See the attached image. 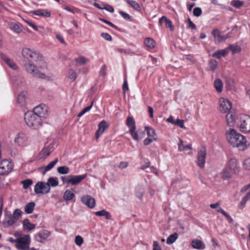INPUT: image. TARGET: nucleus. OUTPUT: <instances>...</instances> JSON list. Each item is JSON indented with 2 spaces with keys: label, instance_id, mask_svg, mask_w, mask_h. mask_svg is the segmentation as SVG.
I'll return each mask as SVG.
<instances>
[{
  "label": "nucleus",
  "instance_id": "f257e3e1",
  "mask_svg": "<svg viewBox=\"0 0 250 250\" xmlns=\"http://www.w3.org/2000/svg\"><path fill=\"white\" fill-rule=\"evenodd\" d=\"M22 55L24 58L27 61L24 65L26 71L35 77L45 79V75L41 73L37 67L38 63L43 62L42 57L40 53L26 48L23 49Z\"/></svg>",
  "mask_w": 250,
  "mask_h": 250
},
{
  "label": "nucleus",
  "instance_id": "f03ea898",
  "mask_svg": "<svg viewBox=\"0 0 250 250\" xmlns=\"http://www.w3.org/2000/svg\"><path fill=\"white\" fill-rule=\"evenodd\" d=\"M226 135L229 143L233 146L238 147L240 150H244L247 148L246 138L237 133L235 129L230 128L226 131Z\"/></svg>",
  "mask_w": 250,
  "mask_h": 250
},
{
  "label": "nucleus",
  "instance_id": "7ed1b4c3",
  "mask_svg": "<svg viewBox=\"0 0 250 250\" xmlns=\"http://www.w3.org/2000/svg\"><path fill=\"white\" fill-rule=\"evenodd\" d=\"M24 120L27 125L33 129H38L42 125V119L32 111L25 113Z\"/></svg>",
  "mask_w": 250,
  "mask_h": 250
},
{
  "label": "nucleus",
  "instance_id": "20e7f679",
  "mask_svg": "<svg viewBox=\"0 0 250 250\" xmlns=\"http://www.w3.org/2000/svg\"><path fill=\"white\" fill-rule=\"evenodd\" d=\"M235 124L239 130L244 133L250 132V116L240 115L235 120Z\"/></svg>",
  "mask_w": 250,
  "mask_h": 250
},
{
  "label": "nucleus",
  "instance_id": "39448f33",
  "mask_svg": "<svg viewBox=\"0 0 250 250\" xmlns=\"http://www.w3.org/2000/svg\"><path fill=\"white\" fill-rule=\"evenodd\" d=\"M30 242V236L29 234L24 235L23 236L17 239L16 247L19 250H28L29 248Z\"/></svg>",
  "mask_w": 250,
  "mask_h": 250
},
{
  "label": "nucleus",
  "instance_id": "423d86ee",
  "mask_svg": "<svg viewBox=\"0 0 250 250\" xmlns=\"http://www.w3.org/2000/svg\"><path fill=\"white\" fill-rule=\"evenodd\" d=\"M13 167V163L8 160H3L0 163V176L9 174Z\"/></svg>",
  "mask_w": 250,
  "mask_h": 250
},
{
  "label": "nucleus",
  "instance_id": "0eeeda50",
  "mask_svg": "<svg viewBox=\"0 0 250 250\" xmlns=\"http://www.w3.org/2000/svg\"><path fill=\"white\" fill-rule=\"evenodd\" d=\"M206 156V148L205 146H202L198 150L197 162V166L201 168L205 167Z\"/></svg>",
  "mask_w": 250,
  "mask_h": 250
},
{
  "label": "nucleus",
  "instance_id": "6e6552de",
  "mask_svg": "<svg viewBox=\"0 0 250 250\" xmlns=\"http://www.w3.org/2000/svg\"><path fill=\"white\" fill-rule=\"evenodd\" d=\"M86 177V173L79 175H68L66 179V182L67 184H70L72 186H75L80 183Z\"/></svg>",
  "mask_w": 250,
  "mask_h": 250
},
{
  "label": "nucleus",
  "instance_id": "1a4fd4ad",
  "mask_svg": "<svg viewBox=\"0 0 250 250\" xmlns=\"http://www.w3.org/2000/svg\"><path fill=\"white\" fill-rule=\"evenodd\" d=\"M50 188L43 182H39L35 186L34 191L36 194H46L50 192Z\"/></svg>",
  "mask_w": 250,
  "mask_h": 250
},
{
  "label": "nucleus",
  "instance_id": "9d476101",
  "mask_svg": "<svg viewBox=\"0 0 250 250\" xmlns=\"http://www.w3.org/2000/svg\"><path fill=\"white\" fill-rule=\"evenodd\" d=\"M219 110L222 113H227L231 108V102L227 99L221 98L219 100Z\"/></svg>",
  "mask_w": 250,
  "mask_h": 250
},
{
  "label": "nucleus",
  "instance_id": "9b49d317",
  "mask_svg": "<svg viewBox=\"0 0 250 250\" xmlns=\"http://www.w3.org/2000/svg\"><path fill=\"white\" fill-rule=\"evenodd\" d=\"M33 113L37 115L42 119L48 115L47 108L44 105H39L33 109Z\"/></svg>",
  "mask_w": 250,
  "mask_h": 250
},
{
  "label": "nucleus",
  "instance_id": "f8f14e48",
  "mask_svg": "<svg viewBox=\"0 0 250 250\" xmlns=\"http://www.w3.org/2000/svg\"><path fill=\"white\" fill-rule=\"evenodd\" d=\"M108 125L105 121L103 120L99 123L98 125V129L95 133V137L98 139L103 133L108 128Z\"/></svg>",
  "mask_w": 250,
  "mask_h": 250
},
{
  "label": "nucleus",
  "instance_id": "ddd939ff",
  "mask_svg": "<svg viewBox=\"0 0 250 250\" xmlns=\"http://www.w3.org/2000/svg\"><path fill=\"white\" fill-rule=\"evenodd\" d=\"M212 35L215 39V41L220 42L223 41H225L230 38V36L228 34L221 35L220 31L218 29H214L211 32Z\"/></svg>",
  "mask_w": 250,
  "mask_h": 250
},
{
  "label": "nucleus",
  "instance_id": "4468645a",
  "mask_svg": "<svg viewBox=\"0 0 250 250\" xmlns=\"http://www.w3.org/2000/svg\"><path fill=\"white\" fill-rule=\"evenodd\" d=\"M27 138L26 134L23 132H20L15 139V142L19 146H22L26 145Z\"/></svg>",
  "mask_w": 250,
  "mask_h": 250
},
{
  "label": "nucleus",
  "instance_id": "2eb2a0df",
  "mask_svg": "<svg viewBox=\"0 0 250 250\" xmlns=\"http://www.w3.org/2000/svg\"><path fill=\"white\" fill-rule=\"evenodd\" d=\"M82 203L90 208H93L95 206V199L90 195H84L81 198Z\"/></svg>",
  "mask_w": 250,
  "mask_h": 250
},
{
  "label": "nucleus",
  "instance_id": "dca6fc26",
  "mask_svg": "<svg viewBox=\"0 0 250 250\" xmlns=\"http://www.w3.org/2000/svg\"><path fill=\"white\" fill-rule=\"evenodd\" d=\"M17 221L15 217H13L12 214H6L3 221V224L4 227L8 228L14 225Z\"/></svg>",
  "mask_w": 250,
  "mask_h": 250
},
{
  "label": "nucleus",
  "instance_id": "f3484780",
  "mask_svg": "<svg viewBox=\"0 0 250 250\" xmlns=\"http://www.w3.org/2000/svg\"><path fill=\"white\" fill-rule=\"evenodd\" d=\"M49 232L46 229H42L36 235L35 240L39 242L42 243L43 240L46 239L49 236Z\"/></svg>",
  "mask_w": 250,
  "mask_h": 250
},
{
  "label": "nucleus",
  "instance_id": "a211bd4d",
  "mask_svg": "<svg viewBox=\"0 0 250 250\" xmlns=\"http://www.w3.org/2000/svg\"><path fill=\"white\" fill-rule=\"evenodd\" d=\"M54 149V148L52 145H45L40 153V155L41 156V158H45L46 157L49 155L53 151Z\"/></svg>",
  "mask_w": 250,
  "mask_h": 250
},
{
  "label": "nucleus",
  "instance_id": "6ab92c4d",
  "mask_svg": "<svg viewBox=\"0 0 250 250\" xmlns=\"http://www.w3.org/2000/svg\"><path fill=\"white\" fill-rule=\"evenodd\" d=\"M1 58L2 60L12 69L17 70L18 66L17 64L11 59L8 58L7 56L3 53L0 54Z\"/></svg>",
  "mask_w": 250,
  "mask_h": 250
},
{
  "label": "nucleus",
  "instance_id": "aec40b11",
  "mask_svg": "<svg viewBox=\"0 0 250 250\" xmlns=\"http://www.w3.org/2000/svg\"><path fill=\"white\" fill-rule=\"evenodd\" d=\"M164 23H165V25L167 28H170L171 31L173 30L174 27L172 21L166 16H162L159 20V24L160 25Z\"/></svg>",
  "mask_w": 250,
  "mask_h": 250
},
{
  "label": "nucleus",
  "instance_id": "412c9836",
  "mask_svg": "<svg viewBox=\"0 0 250 250\" xmlns=\"http://www.w3.org/2000/svg\"><path fill=\"white\" fill-rule=\"evenodd\" d=\"M23 230L28 232L36 228V225L31 224L28 219L26 218L23 220Z\"/></svg>",
  "mask_w": 250,
  "mask_h": 250
},
{
  "label": "nucleus",
  "instance_id": "4be33fe9",
  "mask_svg": "<svg viewBox=\"0 0 250 250\" xmlns=\"http://www.w3.org/2000/svg\"><path fill=\"white\" fill-rule=\"evenodd\" d=\"M31 13L35 15L45 18L50 17L51 16V12L46 9H38L37 10L32 11Z\"/></svg>",
  "mask_w": 250,
  "mask_h": 250
},
{
  "label": "nucleus",
  "instance_id": "5701e85b",
  "mask_svg": "<svg viewBox=\"0 0 250 250\" xmlns=\"http://www.w3.org/2000/svg\"><path fill=\"white\" fill-rule=\"evenodd\" d=\"M228 53L229 51L228 48H226L224 49L217 50L212 54V56L218 59H220L222 57L226 56Z\"/></svg>",
  "mask_w": 250,
  "mask_h": 250
},
{
  "label": "nucleus",
  "instance_id": "b1692460",
  "mask_svg": "<svg viewBox=\"0 0 250 250\" xmlns=\"http://www.w3.org/2000/svg\"><path fill=\"white\" fill-rule=\"evenodd\" d=\"M191 246L195 249L203 250L205 248V245L200 240L194 239L191 242Z\"/></svg>",
  "mask_w": 250,
  "mask_h": 250
},
{
  "label": "nucleus",
  "instance_id": "393cba45",
  "mask_svg": "<svg viewBox=\"0 0 250 250\" xmlns=\"http://www.w3.org/2000/svg\"><path fill=\"white\" fill-rule=\"evenodd\" d=\"M46 184L50 188L51 187H55L59 184L58 178L56 177H51L48 179Z\"/></svg>",
  "mask_w": 250,
  "mask_h": 250
},
{
  "label": "nucleus",
  "instance_id": "a878e982",
  "mask_svg": "<svg viewBox=\"0 0 250 250\" xmlns=\"http://www.w3.org/2000/svg\"><path fill=\"white\" fill-rule=\"evenodd\" d=\"M74 196V190L71 188V189H67L64 192L63 198L65 201H70L72 200Z\"/></svg>",
  "mask_w": 250,
  "mask_h": 250
},
{
  "label": "nucleus",
  "instance_id": "bb28decb",
  "mask_svg": "<svg viewBox=\"0 0 250 250\" xmlns=\"http://www.w3.org/2000/svg\"><path fill=\"white\" fill-rule=\"evenodd\" d=\"M227 48L230 50L232 54L238 53L241 52V47L237 44H230Z\"/></svg>",
  "mask_w": 250,
  "mask_h": 250
},
{
  "label": "nucleus",
  "instance_id": "cd10ccee",
  "mask_svg": "<svg viewBox=\"0 0 250 250\" xmlns=\"http://www.w3.org/2000/svg\"><path fill=\"white\" fill-rule=\"evenodd\" d=\"M58 162V158H56L54 161L49 163L46 166L42 167V168L43 169V170L42 172V174L44 175L47 171L51 170L57 163Z\"/></svg>",
  "mask_w": 250,
  "mask_h": 250
},
{
  "label": "nucleus",
  "instance_id": "c85d7f7f",
  "mask_svg": "<svg viewBox=\"0 0 250 250\" xmlns=\"http://www.w3.org/2000/svg\"><path fill=\"white\" fill-rule=\"evenodd\" d=\"M227 123L229 126H232L234 125L235 116L230 112H229L226 116Z\"/></svg>",
  "mask_w": 250,
  "mask_h": 250
},
{
  "label": "nucleus",
  "instance_id": "c756f323",
  "mask_svg": "<svg viewBox=\"0 0 250 250\" xmlns=\"http://www.w3.org/2000/svg\"><path fill=\"white\" fill-rule=\"evenodd\" d=\"M26 97V92L24 91L21 92L20 94H19L18 97V103L20 104L21 106H23L25 103Z\"/></svg>",
  "mask_w": 250,
  "mask_h": 250
},
{
  "label": "nucleus",
  "instance_id": "7c9ffc66",
  "mask_svg": "<svg viewBox=\"0 0 250 250\" xmlns=\"http://www.w3.org/2000/svg\"><path fill=\"white\" fill-rule=\"evenodd\" d=\"M145 130L146 131L148 137L153 138L154 140H157V135L154 129L150 127L146 126Z\"/></svg>",
  "mask_w": 250,
  "mask_h": 250
},
{
  "label": "nucleus",
  "instance_id": "2f4dec72",
  "mask_svg": "<svg viewBox=\"0 0 250 250\" xmlns=\"http://www.w3.org/2000/svg\"><path fill=\"white\" fill-rule=\"evenodd\" d=\"M126 124L129 129H136L135 122L132 117L128 116L127 118Z\"/></svg>",
  "mask_w": 250,
  "mask_h": 250
},
{
  "label": "nucleus",
  "instance_id": "473e14b6",
  "mask_svg": "<svg viewBox=\"0 0 250 250\" xmlns=\"http://www.w3.org/2000/svg\"><path fill=\"white\" fill-rule=\"evenodd\" d=\"M223 83L220 79H217L215 80L214 82V86L216 90L220 93L223 90Z\"/></svg>",
  "mask_w": 250,
  "mask_h": 250
},
{
  "label": "nucleus",
  "instance_id": "72a5a7b5",
  "mask_svg": "<svg viewBox=\"0 0 250 250\" xmlns=\"http://www.w3.org/2000/svg\"><path fill=\"white\" fill-rule=\"evenodd\" d=\"M35 206L34 202H30L26 204L24 207V211L27 214H31L33 212Z\"/></svg>",
  "mask_w": 250,
  "mask_h": 250
},
{
  "label": "nucleus",
  "instance_id": "f704fd0d",
  "mask_svg": "<svg viewBox=\"0 0 250 250\" xmlns=\"http://www.w3.org/2000/svg\"><path fill=\"white\" fill-rule=\"evenodd\" d=\"M144 43L149 48H153L155 47V42L152 38H146L144 41Z\"/></svg>",
  "mask_w": 250,
  "mask_h": 250
},
{
  "label": "nucleus",
  "instance_id": "c9c22d12",
  "mask_svg": "<svg viewBox=\"0 0 250 250\" xmlns=\"http://www.w3.org/2000/svg\"><path fill=\"white\" fill-rule=\"evenodd\" d=\"M127 3L130 5L135 10L140 11L141 10L139 4L133 0H125Z\"/></svg>",
  "mask_w": 250,
  "mask_h": 250
},
{
  "label": "nucleus",
  "instance_id": "e433bc0d",
  "mask_svg": "<svg viewBox=\"0 0 250 250\" xmlns=\"http://www.w3.org/2000/svg\"><path fill=\"white\" fill-rule=\"evenodd\" d=\"M77 77V75L75 70L72 69H69L68 70L67 78L71 82H74L76 79Z\"/></svg>",
  "mask_w": 250,
  "mask_h": 250
},
{
  "label": "nucleus",
  "instance_id": "4c0bfd02",
  "mask_svg": "<svg viewBox=\"0 0 250 250\" xmlns=\"http://www.w3.org/2000/svg\"><path fill=\"white\" fill-rule=\"evenodd\" d=\"M229 166L230 170L235 172L237 167V163L236 159H231L229 161Z\"/></svg>",
  "mask_w": 250,
  "mask_h": 250
},
{
  "label": "nucleus",
  "instance_id": "58836bf2",
  "mask_svg": "<svg viewBox=\"0 0 250 250\" xmlns=\"http://www.w3.org/2000/svg\"><path fill=\"white\" fill-rule=\"evenodd\" d=\"M178 235L176 232L170 235L167 238V243L169 245L172 244L178 238Z\"/></svg>",
  "mask_w": 250,
  "mask_h": 250
},
{
  "label": "nucleus",
  "instance_id": "ea45409f",
  "mask_svg": "<svg viewBox=\"0 0 250 250\" xmlns=\"http://www.w3.org/2000/svg\"><path fill=\"white\" fill-rule=\"evenodd\" d=\"M9 25L10 28L17 33H19L22 31L21 27L15 22H12Z\"/></svg>",
  "mask_w": 250,
  "mask_h": 250
},
{
  "label": "nucleus",
  "instance_id": "a19ab883",
  "mask_svg": "<svg viewBox=\"0 0 250 250\" xmlns=\"http://www.w3.org/2000/svg\"><path fill=\"white\" fill-rule=\"evenodd\" d=\"M75 62L77 63V65H81L85 64L87 62V60L83 56H80L77 58L75 59Z\"/></svg>",
  "mask_w": 250,
  "mask_h": 250
},
{
  "label": "nucleus",
  "instance_id": "79ce46f5",
  "mask_svg": "<svg viewBox=\"0 0 250 250\" xmlns=\"http://www.w3.org/2000/svg\"><path fill=\"white\" fill-rule=\"evenodd\" d=\"M222 177L224 180H227L230 178L231 174L228 167L225 168L222 172Z\"/></svg>",
  "mask_w": 250,
  "mask_h": 250
},
{
  "label": "nucleus",
  "instance_id": "37998d69",
  "mask_svg": "<svg viewBox=\"0 0 250 250\" xmlns=\"http://www.w3.org/2000/svg\"><path fill=\"white\" fill-rule=\"evenodd\" d=\"M57 171L61 174H66L69 173V169L66 166H61L58 167Z\"/></svg>",
  "mask_w": 250,
  "mask_h": 250
},
{
  "label": "nucleus",
  "instance_id": "c03bdc74",
  "mask_svg": "<svg viewBox=\"0 0 250 250\" xmlns=\"http://www.w3.org/2000/svg\"><path fill=\"white\" fill-rule=\"evenodd\" d=\"M209 68L210 70H214L217 68L218 62L215 60H210L208 62Z\"/></svg>",
  "mask_w": 250,
  "mask_h": 250
},
{
  "label": "nucleus",
  "instance_id": "a18cd8bd",
  "mask_svg": "<svg viewBox=\"0 0 250 250\" xmlns=\"http://www.w3.org/2000/svg\"><path fill=\"white\" fill-rule=\"evenodd\" d=\"M93 105V102L85 108H83L77 115V117L79 118L81 117L83 115H84L86 112L89 111L92 108Z\"/></svg>",
  "mask_w": 250,
  "mask_h": 250
},
{
  "label": "nucleus",
  "instance_id": "49530a36",
  "mask_svg": "<svg viewBox=\"0 0 250 250\" xmlns=\"http://www.w3.org/2000/svg\"><path fill=\"white\" fill-rule=\"evenodd\" d=\"M22 213V211L20 209L17 208L14 210L13 215L12 216L13 217H15V218L18 221L19 219L21 217Z\"/></svg>",
  "mask_w": 250,
  "mask_h": 250
},
{
  "label": "nucleus",
  "instance_id": "de8ad7c7",
  "mask_svg": "<svg viewBox=\"0 0 250 250\" xmlns=\"http://www.w3.org/2000/svg\"><path fill=\"white\" fill-rule=\"evenodd\" d=\"M119 13L125 20L127 21H132V17H131L128 14L122 11H119Z\"/></svg>",
  "mask_w": 250,
  "mask_h": 250
},
{
  "label": "nucleus",
  "instance_id": "09e8293b",
  "mask_svg": "<svg viewBox=\"0 0 250 250\" xmlns=\"http://www.w3.org/2000/svg\"><path fill=\"white\" fill-rule=\"evenodd\" d=\"M21 183L24 189H27L33 184L32 181L29 179L23 180L21 181Z\"/></svg>",
  "mask_w": 250,
  "mask_h": 250
},
{
  "label": "nucleus",
  "instance_id": "8fccbe9b",
  "mask_svg": "<svg viewBox=\"0 0 250 250\" xmlns=\"http://www.w3.org/2000/svg\"><path fill=\"white\" fill-rule=\"evenodd\" d=\"M243 4V2L239 0H233L231 1V5L237 8H240Z\"/></svg>",
  "mask_w": 250,
  "mask_h": 250
},
{
  "label": "nucleus",
  "instance_id": "3c124183",
  "mask_svg": "<svg viewBox=\"0 0 250 250\" xmlns=\"http://www.w3.org/2000/svg\"><path fill=\"white\" fill-rule=\"evenodd\" d=\"M136 129H129V131L131 134L132 137L136 141H139V139L138 137V133L135 130Z\"/></svg>",
  "mask_w": 250,
  "mask_h": 250
},
{
  "label": "nucleus",
  "instance_id": "603ef678",
  "mask_svg": "<svg viewBox=\"0 0 250 250\" xmlns=\"http://www.w3.org/2000/svg\"><path fill=\"white\" fill-rule=\"evenodd\" d=\"M202 10L200 7H195L193 11V14L195 17H199L201 15Z\"/></svg>",
  "mask_w": 250,
  "mask_h": 250
},
{
  "label": "nucleus",
  "instance_id": "864d4df0",
  "mask_svg": "<svg viewBox=\"0 0 250 250\" xmlns=\"http://www.w3.org/2000/svg\"><path fill=\"white\" fill-rule=\"evenodd\" d=\"M75 242L77 246H80L83 242V238L80 235H77L75 238Z\"/></svg>",
  "mask_w": 250,
  "mask_h": 250
},
{
  "label": "nucleus",
  "instance_id": "5fc2aeb1",
  "mask_svg": "<svg viewBox=\"0 0 250 250\" xmlns=\"http://www.w3.org/2000/svg\"><path fill=\"white\" fill-rule=\"evenodd\" d=\"M102 5L104 6V7H103V9H104L110 13H113L114 12V10L112 6L108 4L104 3H103Z\"/></svg>",
  "mask_w": 250,
  "mask_h": 250
},
{
  "label": "nucleus",
  "instance_id": "6e6d98bb",
  "mask_svg": "<svg viewBox=\"0 0 250 250\" xmlns=\"http://www.w3.org/2000/svg\"><path fill=\"white\" fill-rule=\"evenodd\" d=\"M100 20L106 23L107 24L109 25V26H111L112 27L114 28V29L116 30H119V28L115 25H114L113 23H112L111 22L104 19H100Z\"/></svg>",
  "mask_w": 250,
  "mask_h": 250
},
{
  "label": "nucleus",
  "instance_id": "4d7b16f0",
  "mask_svg": "<svg viewBox=\"0 0 250 250\" xmlns=\"http://www.w3.org/2000/svg\"><path fill=\"white\" fill-rule=\"evenodd\" d=\"M101 35L106 41H111L112 40V37L107 33H102Z\"/></svg>",
  "mask_w": 250,
  "mask_h": 250
},
{
  "label": "nucleus",
  "instance_id": "13d9d810",
  "mask_svg": "<svg viewBox=\"0 0 250 250\" xmlns=\"http://www.w3.org/2000/svg\"><path fill=\"white\" fill-rule=\"evenodd\" d=\"M64 9H65L66 11H69V12H70L71 13H74V14L75 13H78L79 11V9L76 8H70L69 6H65V7H64Z\"/></svg>",
  "mask_w": 250,
  "mask_h": 250
},
{
  "label": "nucleus",
  "instance_id": "bf43d9fd",
  "mask_svg": "<svg viewBox=\"0 0 250 250\" xmlns=\"http://www.w3.org/2000/svg\"><path fill=\"white\" fill-rule=\"evenodd\" d=\"M174 125L179 126L181 128H183L184 127V121L179 119H176L175 122L174 123Z\"/></svg>",
  "mask_w": 250,
  "mask_h": 250
},
{
  "label": "nucleus",
  "instance_id": "052dcab7",
  "mask_svg": "<svg viewBox=\"0 0 250 250\" xmlns=\"http://www.w3.org/2000/svg\"><path fill=\"white\" fill-rule=\"evenodd\" d=\"M144 190L143 189L140 188L139 191H136V196L140 199H141L144 195Z\"/></svg>",
  "mask_w": 250,
  "mask_h": 250
},
{
  "label": "nucleus",
  "instance_id": "680f3d73",
  "mask_svg": "<svg viewBox=\"0 0 250 250\" xmlns=\"http://www.w3.org/2000/svg\"><path fill=\"white\" fill-rule=\"evenodd\" d=\"M123 91L124 93L128 90V86L126 79H124V83L123 84Z\"/></svg>",
  "mask_w": 250,
  "mask_h": 250
},
{
  "label": "nucleus",
  "instance_id": "e2e57ef3",
  "mask_svg": "<svg viewBox=\"0 0 250 250\" xmlns=\"http://www.w3.org/2000/svg\"><path fill=\"white\" fill-rule=\"evenodd\" d=\"M244 167L248 170H250V158L246 159L243 164Z\"/></svg>",
  "mask_w": 250,
  "mask_h": 250
},
{
  "label": "nucleus",
  "instance_id": "0e129e2a",
  "mask_svg": "<svg viewBox=\"0 0 250 250\" xmlns=\"http://www.w3.org/2000/svg\"><path fill=\"white\" fill-rule=\"evenodd\" d=\"M153 250H162L160 244L158 241H154L153 244Z\"/></svg>",
  "mask_w": 250,
  "mask_h": 250
},
{
  "label": "nucleus",
  "instance_id": "69168bd1",
  "mask_svg": "<svg viewBox=\"0 0 250 250\" xmlns=\"http://www.w3.org/2000/svg\"><path fill=\"white\" fill-rule=\"evenodd\" d=\"M188 27L189 28H191L192 29H196V25L191 21L190 18H188Z\"/></svg>",
  "mask_w": 250,
  "mask_h": 250
},
{
  "label": "nucleus",
  "instance_id": "338daca9",
  "mask_svg": "<svg viewBox=\"0 0 250 250\" xmlns=\"http://www.w3.org/2000/svg\"><path fill=\"white\" fill-rule=\"evenodd\" d=\"M153 141L154 140L153 138L148 137L144 140V145L145 146H147L151 144Z\"/></svg>",
  "mask_w": 250,
  "mask_h": 250
},
{
  "label": "nucleus",
  "instance_id": "774afa93",
  "mask_svg": "<svg viewBox=\"0 0 250 250\" xmlns=\"http://www.w3.org/2000/svg\"><path fill=\"white\" fill-rule=\"evenodd\" d=\"M128 165V164L126 162H121L120 163L118 167L121 169H124L126 168Z\"/></svg>",
  "mask_w": 250,
  "mask_h": 250
}]
</instances>
